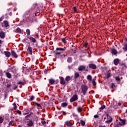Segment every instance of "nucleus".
Returning <instances> with one entry per match:
<instances>
[{
    "label": "nucleus",
    "mask_w": 127,
    "mask_h": 127,
    "mask_svg": "<svg viewBox=\"0 0 127 127\" xmlns=\"http://www.w3.org/2000/svg\"><path fill=\"white\" fill-rule=\"evenodd\" d=\"M81 89L83 95L86 96V94H87V92H88V87H87L86 85L83 84L81 85Z\"/></svg>",
    "instance_id": "nucleus-1"
},
{
    "label": "nucleus",
    "mask_w": 127,
    "mask_h": 127,
    "mask_svg": "<svg viewBox=\"0 0 127 127\" xmlns=\"http://www.w3.org/2000/svg\"><path fill=\"white\" fill-rule=\"evenodd\" d=\"M78 71H85L86 72H88L89 70L87 68H86V66L85 65H79L78 67Z\"/></svg>",
    "instance_id": "nucleus-2"
},
{
    "label": "nucleus",
    "mask_w": 127,
    "mask_h": 127,
    "mask_svg": "<svg viewBox=\"0 0 127 127\" xmlns=\"http://www.w3.org/2000/svg\"><path fill=\"white\" fill-rule=\"evenodd\" d=\"M76 101H78V95L74 94L70 98L69 102L70 103H73V102H75Z\"/></svg>",
    "instance_id": "nucleus-3"
},
{
    "label": "nucleus",
    "mask_w": 127,
    "mask_h": 127,
    "mask_svg": "<svg viewBox=\"0 0 127 127\" xmlns=\"http://www.w3.org/2000/svg\"><path fill=\"white\" fill-rule=\"evenodd\" d=\"M107 120L105 121L106 124H111V122H113V118L109 115V114H107Z\"/></svg>",
    "instance_id": "nucleus-4"
},
{
    "label": "nucleus",
    "mask_w": 127,
    "mask_h": 127,
    "mask_svg": "<svg viewBox=\"0 0 127 127\" xmlns=\"http://www.w3.org/2000/svg\"><path fill=\"white\" fill-rule=\"evenodd\" d=\"M88 67L90 69H92L93 70H96V69H97V65L94 64H88Z\"/></svg>",
    "instance_id": "nucleus-5"
},
{
    "label": "nucleus",
    "mask_w": 127,
    "mask_h": 127,
    "mask_svg": "<svg viewBox=\"0 0 127 127\" xmlns=\"http://www.w3.org/2000/svg\"><path fill=\"white\" fill-rule=\"evenodd\" d=\"M3 24L4 26L6 29H8V28H9V23H8V21L7 20H4L3 21Z\"/></svg>",
    "instance_id": "nucleus-6"
},
{
    "label": "nucleus",
    "mask_w": 127,
    "mask_h": 127,
    "mask_svg": "<svg viewBox=\"0 0 127 127\" xmlns=\"http://www.w3.org/2000/svg\"><path fill=\"white\" fill-rule=\"evenodd\" d=\"M60 84L62 85V86H64V85L66 84V81H65V79H64V78L62 77H60Z\"/></svg>",
    "instance_id": "nucleus-7"
},
{
    "label": "nucleus",
    "mask_w": 127,
    "mask_h": 127,
    "mask_svg": "<svg viewBox=\"0 0 127 127\" xmlns=\"http://www.w3.org/2000/svg\"><path fill=\"white\" fill-rule=\"evenodd\" d=\"M126 119H120V122H119L121 127H123L126 125Z\"/></svg>",
    "instance_id": "nucleus-8"
},
{
    "label": "nucleus",
    "mask_w": 127,
    "mask_h": 127,
    "mask_svg": "<svg viewBox=\"0 0 127 127\" xmlns=\"http://www.w3.org/2000/svg\"><path fill=\"white\" fill-rule=\"evenodd\" d=\"M65 125L67 127H72V126H73V124L71 123L70 121H66L65 122Z\"/></svg>",
    "instance_id": "nucleus-9"
},
{
    "label": "nucleus",
    "mask_w": 127,
    "mask_h": 127,
    "mask_svg": "<svg viewBox=\"0 0 127 127\" xmlns=\"http://www.w3.org/2000/svg\"><path fill=\"white\" fill-rule=\"evenodd\" d=\"M5 38V32L1 31L0 32V38H2V39H4Z\"/></svg>",
    "instance_id": "nucleus-10"
},
{
    "label": "nucleus",
    "mask_w": 127,
    "mask_h": 127,
    "mask_svg": "<svg viewBox=\"0 0 127 127\" xmlns=\"http://www.w3.org/2000/svg\"><path fill=\"white\" fill-rule=\"evenodd\" d=\"M11 54L14 58H17L18 56H17V54H16V53L14 51L11 50Z\"/></svg>",
    "instance_id": "nucleus-11"
},
{
    "label": "nucleus",
    "mask_w": 127,
    "mask_h": 127,
    "mask_svg": "<svg viewBox=\"0 0 127 127\" xmlns=\"http://www.w3.org/2000/svg\"><path fill=\"white\" fill-rule=\"evenodd\" d=\"M16 30V33H20L21 34H23V33H24V31H23V30H21L19 27L17 28Z\"/></svg>",
    "instance_id": "nucleus-12"
},
{
    "label": "nucleus",
    "mask_w": 127,
    "mask_h": 127,
    "mask_svg": "<svg viewBox=\"0 0 127 127\" xmlns=\"http://www.w3.org/2000/svg\"><path fill=\"white\" fill-rule=\"evenodd\" d=\"M27 126L28 127H31L33 126V121L32 120H30L27 122Z\"/></svg>",
    "instance_id": "nucleus-13"
},
{
    "label": "nucleus",
    "mask_w": 127,
    "mask_h": 127,
    "mask_svg": "<svg viewBox=\"0 0 127 127\" xmlns=\"http://www.w3.org/2000/svg\"><path fill=\"white\" fill-rule=\"evenodd\" d=\"M66 50V47H64V48H57V51H62V52H64Z\"/></svg>",
    "instance_id": "nucleus-14"
},
{
    "label": "nucleus",
    "mask_w": 127,
    "mask_h": 127,
    "mask_svg": "<svg viewBox=\"0 0 127 127\" xmlns=\"http://www.w3.org/2000/svg\"><path fill=\"white\" fill-rule=\"evenodd\" d=\"M55 79L53 78H50L49 79V82L50 85H54V84H55Z\"/></svg>",
    "instance_id": "nucleus-15"
},
{
    "label": "nucleus",
    "mask_w": 127,
    "mask_h": 127,
    "mask_svg": "<svg viewBox=\"0 0 127 127\" xmlns=\"http://www.w3.org/2000/svg\"><path fill=\"white\" fill-rule=\"evenodd\" d=\"M28 39H29L33 43H35L36 42V39L32 37H28Z\"/></svg>",
    "instance_id": "nucleus-16"
},
{
    "label": "nucleus",
    "mask_w": 127,
    "mask_h": 127,
    "mask_svg": "<svg viewBox=\"0 0 127 127\" xmlns=\"http://www.w3.org/2000/svg\"><path fill=\"white\" fill-rule=\"evenodd\" d=\"M4 54H5L6 57H10V52L8 51H4L3 52Z\"/></svg>",
    "instance_id": "nucleus-17"
},
{
    "label": "nucleus",
    "mask_w": 127,
    "mask_h": 127,
    "mask_svg": "<svg viewBox=\"0 0 127 127\" xmlns=\"http://www.w3.org/2000/svg\"><path fill=\"white\" fill-rule=\"evenodd\" d=\"M28 18L29 19L27 20V21H33V19H34V16L33 15H30Z\"/></svg>",
    "instance_id": "nucleus-18"
},
{
    "label": "nucleus",
    "mask_w": 127,
    "mask_h": 127,
    "mask_svg": "<svg viewBox=\"0 0 127 127\" xmlns=\"http://www.w3.org/2000/svg\"><path fill=\"white\" fill-rule=\"evenodd\" d=\"M111 53L113 55H117V54H118V52L117 51V50L115 49H112L111 50Z\"/></svg>",
    "instance_id": "nucleus-19"
},
{
    "label": "nucleus",
    "mask_w": 127,
    "mask_h": 127,
    "mask_svg": "<svg viewBox=\"0 0 127 127\" xmlns=\"http://www.w3.org/2000/svg\"><path fill=\"white\" fill-rule=\"evenodd\" d=\"M5 76L8 79H11V74L10 73H9V72H5Z\"/></svg>",
    "instance_id": "nucleus-20"
},
{
    "label": "nucleus",
    "mask_w": 127,
    "mask_h": 127,
    "mask_svg": "<svg viewBox=\"0 0 127 127\" xmlns=\"http://www.w3.org/2000/svg\"><path fill=\"white\" fill-rule=\"evenodd\" d=\"M27 51L29 53V54L32 55V48H31V47H28Z\"/></svg>",
    "instance_id": "nucleus-21"
},
{
    "label": "nucleus",
    "mask_w": 127,
    "mask_h": 127,
    "mask_svg": "<svg viewBox=\"0 0 127 127\" xmlns=\"http://www.w3.org/2000/svg\"><path fill=\"white\" fill-rule=\"evenodd\" d=\"M120 63V60L119 59H116L114 60V64L115 65H117Z\"/></svg>",
    "instance_id": "nucleus-22"
},
{
    "label": "nucleus",
    "mask_w": 127,
    "mask_h": 127,
    "mask_svg": "<svg viewBox=\"0 0 127 127\" xmlns=\"http://www.w3.org/2000/svg\"><path fill=\"white\" fill-rule=\"evenodd\" d=\"M105 76H106L105 77V79H109V78H110L111 76V73L107 72V73H105Z\"/></svg>",
    "instance_id": "nucleus-23"
},
{
    "label": "nucleus",
    "mask_w": 127,
    "mask_h": 127,
    "mask_svg": "<svg viewBox=\"0 0 127 127\" xmlns=\"http://www.w3.org/2000/svg\"><path fill=\"white\" fill-rule=\"evenodd\" d=\"M114 127H122L119 122H115L114 125Z\"/></svg>",
    "instance_id": "nucleus-24"
},
{
    "label": "nucleus",
    "mask_w": 127,
    "mask_h": 127,
    "mask_svg": "<svg viewBox=\"0 0 127 127\" xmlns=\"http://www.w3.org/2000/svg\"><path fill=\"white\" fill-rule=\"evenodd\" d=\"M25 115H26L25 117V119L29 120V119L28 118H29V117H30V115L29 114V113H26L24 114V116H25Z\"/></svg>",
    "instance_id": "nucleus-25"
},
{
    "label": "nucleus",
    "mask_w": 127,
    "mask_h": 127,
    "mask_svg": "<svg viewBox=\"0 0 127 127\" xmlns=\"http://www.w3.org/2000/svg\"><path fill=\"white\" fill-rule=\"evenodd\" d=\"M80 76V73L79 72H75L74 73V78L77 79V78H78V77Z\"/></svg>",
    "instance_id": "nucleus-26"
},
{
    "label": "nucleus",
    "mask_w": 127,
    "mask_h": 127,
    "mask_svg": "<svg viewBox=\"0 0 127 127\" xmlns=\"http://www.w3.org/2000/svg\"><path fill=\"white\" fill-rule=\"evenodd\" d=\"M87 79L89 82H91L92 81V76L91 75H87Z\"/></svg>",
    "instance_id": "nucleus-27"
},
{
    "label": "nucleus",
    "mask_w": 127,
    "mask_h": 127,
    "mask_svg": "<svg viewBox=\"0 0 127 127\" xmlns=\"http://www.w3.org/2000/svg\"><path fill=\"white\" fill-rule=\"evenodd\" d=\"M67 106H68V103H62V107H63V108H66V107H67Z\"/></svg>",
    "instance_id": "nucleus-28"
},
{
    "label": "nucleus",
    "mask_w": 127,
    "mask_h": 127,
    "mask_svg": "<svg viewBox=\"0 0 127 127\" xmlns=\"http://www.w3.org/2000/svg\"><path fill=\"white\" fill-rule=\"evenodd\" d=\"M70 80H71V77H70L69 76H67L65 77V81H66V82H69Z\"/></svg>",
    "instance_id": "nucleus-29"
},
{
    "label": "nucleus",
    "mask_w": 127,
    "mask_h": 127,
    "mask_svg": "<svg viewBox=\"0 0 127 127\" xmlns=\"http://www.w3.org/2000/svg\"><path fill=\"white\" fill-rule=\"evenodd\" d=\"M80 124L82 126V127H84V126H85L86 123H85V121L84 120H80Z\"/></svg>",
    "instance_id": "nucleus-30"
},
{
    "label": "nucleus",
    "mask_w": 127,
    "mask_h": 127,
    "mask_svg": "<svg viewBox=\"0 0 127 127\" xmlns=\"http://www.w3.org/2000/svg\"><path fill=\"white\" fill-rule=\"evenodd\" d=\"M123 50L124 51H127V44L124 45V47L123 48Z\"/></svg>",
    "instance_id": "nucleus-31"
},
{
    "label": "nucleus",
    "mask_w": 127,
    "mask_h": 127,
    "mask_svg": "<svg viewBox=\"0 0 127 127\" xmlns=\"http://www.w3.org/2000/svg\"><path fill=\"white\" fill-rule=\"evenodd\" d=\"M96 78H93L92 80V85L93 86H96Z\"/></svg>",
    "instance_id": "nucleus-32"
},
{
    "label": "nucleus",
    "mask_w": 127,
    "mask_h": 127,
    "mask_svg": "<svg viewBox=\"0 0 127 127\" xmlns=\"http://www.w3.org/2000/svg\"><path fill=\"white\" fill-rule=\"evenodd\" d=\"M67 62H68V63H71V62H72V58L68 57L67 58Z\"/></svg>",
    "instance_id": "nucleus-33"
},
{
    "label": "nucleus",
    "mask_w": 127,
    "mask_h": 127,
    "mask_svg": "<svg viewBox=\"0 0 127 127\" xmlns=\"http://www.w3.org/2000/svg\"><path fill=\"white\" fill-rule=\"evenodd\" d=\"M26 33L27 35H30V30H29V29H27L26 30Z\"/></svg>",
    "instance_id": "nucleus-34"
},
{
    "label": "nucleus",
    "mask_w": 127,
    "mask_h": 127,
    "mask_svg": "<svg viewBox=\"0 0 127 127\" xmlns=\"http://www.w3.org/2000/svg\"><path fill=\"white\" fill-rule=\"evenodd\" d=\"M115 80L116 81H121V78H120V76H116L115 77Z\"/></svg>",
    "instance_id": "nucleus-35"
},
{
    "label": "nucleus",
    "mask_w": 127,
    "mask_h": 127,
    "mask_svg": "<svg viewBox=\"0 0 127 127\" xmlns=\"http://www.w3.org/2000/svg\"><path fill=\"white\" fill-rule=\"evenodd\" d=\"M34 104H35V106H37V108H41V105H40L39 104L35 102Z\"/></svg>",
    "instance_id": "nucleus-36"
},
{
    "label": "nucleus",
    "mask_w": 127,
    "mask_h": 127,
    "mask_svg": "<svg viewBox=\"0 0 127 127\" xmlns=\"http://www.w3.org/2000/svg\"><path fill=\"white\" fill-rule=\"evenodd\" d=\"M34 98H35L34 96H32L30 97V99L29 100V101L30 102H31V101H33V100H34Z\"/></svg>",
    "instance_id": "nucleus-37"
},
{
    "label": "nucleus",
    "mask_w": 127,
    "mask_h": 127,
    "mask_svg": "<svg viewBox=\"0 0 127 127\" xmlns=\"http://www.w3.org/2000/svg\"><path fill=\"white\" fill-rule=\"evenodd\" d=\"M13 106L14 110H16V109L17 108V106H16V104L13 103Z\"/></svg>",
    "instance_id": "nucleus-38"
},
{
    "label": "nucleus",
    "mask_w": 127,
    "mask_h": 127,
    "mask_svg": "<svg viewBox=\"0 0 127 127\" xmlns=\"http://www.w3.org/2000/svg\"><path fill=\"white\" fill-rule=\"evenodd\" d=\"M115 83H111V86H110V89L115 88Z\"/></svg>",
    "instance_id": "nucleus-39"
},
{
    "label": "nucleus",
    "mask_w": 127,
    "mask_h": 127,
    "mask_svg": "<svg viewBox=\"0 0 127 127\" xmlns=\"http://www.w3.org/2000/svg\"><path fill=\"white\" fill-rule=\"evenodd\" d=\"M62 42H63V43H66V39L65 38H62L61 39Z\"/></svg>",
    "instance_id": "nucleus-40"
},
{
    "label": "nucleus",
    "mask_w": 127,
    "mask_h": 127,
    "mask_svg": "<svg viewBox=\"0 0 127 127\" xmlns=\"http://www.w3.org/2000/svg\"><path fill=\"white\" fill-rule=\"evenodd\" d=\"M2 123H3V118L0 117V124H2Z\"/></svg>",
    "instance_id": "nucleus-41"
},
{
    "label": "nucleus",
    "mask_w": 127,
    "mask_h": 127,
    "mask_svg": "<svg viewBox=\"0 0 127 127\" xmlns=\"http://www.w3.org/2000/svg\"><path fill=\"white\" fill-rule=\"evenodd\" d=\"M77 111H78V113H81L82 112V108H81V107L78 108Z\"/></svg>",
    "instance_id": "nucleus-42"
},
{
    "label": "nucleus",
    "mask_w": 127,
    "mask_h": 127,
    "mask_svg": "<svg viewBox=\"0 0 127 127\" xmlns=\"http://www.w3.org/2000/svg\"><path fill=\"white\" fill-rule=\"evenodd\" d=\"M18 85H22L23 86H24V83H23L22 81H19L18 82Z\"/></svg>",
    "instance_id": "nucleus-43"
},
{
    "label": "nucleus",
    "mask_w": 127,
    "mask_h": 127,
    "mask_svg": "<svg viewBox=\"0 0 127 127\" xmlns=\"http://www.w3.org/2000/svg\"><path fill=\"white\" fill-rule=\"evenodd\" d=\"M106 108V106L105 105H102L101 108H100V110H104Z\"/></svg>",
    "instance_id": "nucleus-44"
},
{
    "label": "nucleus",
    "mask_w": 127,
    "mask_h": 127,
    "mask_svg": "<svg viewBox=\"0 0 127 127\" xmlns=\"http://www.w3.org/2000/svg\"><path fill=\"white\" fill-rule=\"evenodd\" d=\"M84 47H85V48H87V47H88V43H85L84 45H83Z\"/></svg>",
    "instance_id": "nucleus-45"
},
{
    "label": "nucleus",
    "mask_w": 127,
    "mask_h": 127,
    "mask_svg": "<svg viewBox=\"0 0 127 127\" xmlns=\"http://www.w3.org/2000/svg\"><path fill=\"white\" fill-rule=\"evenodd\" d=\"M16 113H17V114H18V115H20V116L21 115V111H20L19 110H17L16 111Z\"/></svg>",
    "instance_id": "nucleus-46"
},
{
    "label": "nucleus",
    "mask_w": 127,
    "mask_h": 127,
    "mask_svg": "<svg viewBox=\"0 0 127 127\" xmlns=\"http://www.w3.org/2000/svg\"><path fill=\"white\" fill-rule=\"evenodd\" d=\"M12 123H13V121H11L9 122V124H8L9 127V126H12Z\"/></svg>",
    "instance_id": "nucleus-47"
},
{
    "label": "nucleus",
    "mask_w": 127,
    "mask_h": 127,
    "mask_svg": "<svg viewBox=\"0 0 127 127\" xmlns=\"http://www.w3.org/2000/svg\"><path fill=\"white\" fill-rule=\"evenodd\" d=\"M56 55H60L61 54V52H57L55 53Z\"/></svg>",
    "instance_id": "nucleus-48"
},
{
    "label": "nucleus",
    "mask_w": 127,
    "mask_h": 127,
    "mask_svg": "<svg viewBox=\"0 0 127 127\" xmlns=\"http://www.w3.org/2000/svg\"><path fill=\"white\" fill-rule=\"evenodd\" d=\"M73 10L74 12H76V11H77V8H76V6L73 7Z\"/></svg>",
    "instance_id": "nucleus-49"
},
{
    "label": "nucleus",
    "mask_w": 127,
    "mask_h": 127,
    "mask_svg": "<svg viewBox=\"0 0 127 127\" xmlns=\"http://www.w3.org/2000/svg\"><path fill=\"white\" fill-rule=\"evenodd\" d=\"M94 119H98V118H99V116H98L97 115H95L94 116Z\"/></svg>",
    "instance_id": "nucleus-50"
},
{
    "label": "nucleus",
    "mask_w": 127,
    "mask_h": 127,
    "mask_svg": "<svg viewBox=\"0 0 127 127\" xmlns=\"http://www.w3.org/2000/svg\"><path fill=\"white\" fill-rule=\"evenodd\" d=\"M122 66H124V67H126V63H123L121 64Z\"/></svg>",
    "instance_id": "nucleus-51"
},
{
    "label": "nucleus",
    "mask_w": 127,
    "mask_h": 127,
    "mask_svg": "<svg viewBox=\"0 0 127 127\" xmlns=\"http://www.w3.org/2000/svg\"><path fill=\"white\" fill-rule=\"evenodd\" d=\"M36 38H39V35L38 34H36L35 35Z\"/></svg>",
    "instance_id": "nucleus-52"
},
{
    "label": "nucleus",
    "mask_w": 127,
    "mask_h": 127,
    "mask_svg": "<svg viewBox=\"0 0 127 127\" xmlns=\"http://www.w3.org/2000/svg\"><path fill=\"white\" fill-rule=\"evenodd\" d=\"M42 124L43 125H46V122L45 121H42Z\"/></svg>",
    "instance_id": "nucleus-53"
},
{
    "label": "nucleus",
    "mask_w": 127,
    "mask_h": 127,
    "mask_svg": "<svg viewBox=\"0 0 127 127\" xmlns=\"http://www.w3.org/2000/svg\"><path fill=\"white\" fill-rule=\"evenodd\" d=\"M3 19V17H1L0 18V21H2V20Z\"/></svg>",
    "instance_id": "nucleus-54"
},
{
    "label": "nucleus",
    "mask_w": 127,
    "mask_h": 127,
    "mask_svg": "<svg viewBox=\"0 0 127 127\" xmlns=\"http://www.w3.org/2000/svg\"><path fill=\"white\" fill-rule=\"evenodd\" d=\"M99 127H106V126L100 125L99 126Z\"/></svg>",
    "instance_id": "nucleus-55"
},
{
    "label": "nucleus",
    "mask_w": 127,
    "mask_h": 127,
    "mask_svg": "<svg viewBox=\"0 0 127 127\" xmlns=\"http://www.w3.org/2000/svg\"><path fill=\"white\" fill-rule=\"evenodd\" d=\"M13 89H14V90H16V89H17V86H14Z\"/></svg>",
    "instance_id": "nucleus-56"
},
{
    "label": "nucleus",
    "mask_w": 127,
    "mask_h": 127,
    "mask_svg": "<svg viewBox=\"0 0 127 127\" xmlns=\"http://www.w3.org/2000/svg\"><path fill=\"white\" fill-rule=\"evenodd\" d=\"M10 86L11 85L10 84H7V88H10Z\"/></svg>",
    "instance_id": "nucleus-57"
},
{
    "label": "nucleus",
    "mask_w": 127,
    "mask_h": 127,
    "mask_svg": "<svg viewBox=\"0 0 127 127\" xmlns=\"http://www.w3.org/2000/svg\"><path fill=\"white\" fill-rule=\"evenodd\" d=\"M45 74H47V70H44Z\"/></svg>",
    "instance_id": "nucleus-58"
},
{
    "label": "nucleus",
    "mask_w": 127,
    "mask_h": 127,
    "mask_svg": "<svg viewBox=\"0 0 127 127\" xmlns=\"http://www.w3.org/2000/svg\"><path fill=\"white\" fill-rule=\"evenodd\" d=\"M9 15H10V16L12 15V13L10 12L9 14Z\"/></svg>",
    "instance_id": "nucleus-59"
},
{
    "label": "nucleus",
    "mask_w": 127,
    "mask_h": 127,
    "mask_svg": "<svg viewBox=\"0 0 127 127\" xmlns=\"http://www.w3.org/2000/svg\"><path fill=\"white\" fill-rule=\"evenodd\" d=\"M29 115H30V116H31V115H33V113H30V114H29Z\"/></svg>",
    "instance_id": "nucleus-60"
},
{
    "label": "nucleus",
    "mask_w": 127,
    "mask_h": 127,
    "mask_svg": "<svg viewBox=\"0 0 127 127\" xmlns=\"http://www.w3.org/2000/svg\"><path fill=\"white\" fill-rule=\"evenodd\" d=\"M62 113L63 114H66V112H64V111L62 112Z\"/></svg>",
    "instance_id": "nucleus-61"
},
{
    "label": "nucleus",
    "mask_w": 127,
    "mask_h": 127,
    "mask_svg": "<svg viewBox=\"0 0 127 127\" xmlns=\"http://www.w3.org/2000/svg\"><path fill=\"white\" fill-rule=\"evenodd\" d=\"M58 82H59L58 80H57L56 82V84H57V83H58Z\"/></svg>",
    "instance_id": "nucleus-62"
},
{
    "label": "nucleus",
    "mask_w": 127,
    "mask_h": 127,
    "mask_svg": "<svg viewBox=\"0 0 127 127\" xmlns=\"http://www.w3.org/2000/svg\"><path fill=\"white\" fill-rule=\"evenodd\" d=\"M18 127H21V126L19 125V126H18Z\"/></svg>",
    "instance_id": "nucleus-63"
},
{
    "label": "nucleus",
    "mask_w": 127,
    "mask_h": 127,
    "mask_svg": "<svg viewBox=\"0 0 127 127\" xmlns=\"http://www.w3.org/2000/svg\"><path fill=\"white\" fill-rule=\"evenodd\" d=\"M126 41H127V38H126Z\"/></svg>",
    "instance_id": "nucleus-64"
}]
</instances>
